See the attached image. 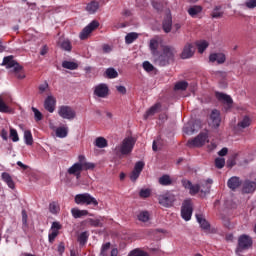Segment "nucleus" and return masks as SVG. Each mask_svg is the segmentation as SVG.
<instances>
[{
	"label": "nucleus",
	"instance_id": "7",
	"mask_svg": "<svg viewBox=\"0 0 256 256\" xmlns=\"http://www.w3.org/2000/svg\"><path fill=\"white\" fill-rule=\"evenodd\" d=\"M175 201L176 198L173 192H166L158 196V202L162 207H173V203H175Z\"/></svg>",
	"mask_w": 256,
	"mask_h": 256
},
{
	"label": "nucleus",
	"instance_id": "2",
	"mask_svg": "<svg viewBox=\"0 0 256 256\" xmlns=\"http://www.w3.org/2000/svg\"><path fill=\"white\" fill-rule=\"evenodd\" d=\"M175 53H177V51L173 46H164L162 54L156 58L155 63L160 67H165L175 59Z\"/></svg>",
	"mask_w": 256,
	"mask_h": 256
},
{
	"label": "nucleus",
	"instance_id": "63",
	"mask_svg": "<svg viewBox=\"0 0 256 256\" xmlns=\"http://www.w3.org/2000/svg\"><path fill=\"white\" fill-rule=\"evenodd\" d=\"M227 153H229V149H227V148H222L219 152H218V155L220 156V157H225V155H227Z\"/></svg>",
	"mask_w": 256,
	"mask_h": 256
},
{
	"label": "nucleus",
	"instance_id": "16",
	"mask_svg": "<svg viewBox=\"0 0 256 256\" xmlns=\"http://www.w3.org/2000/svg\"><path fill=\"white\" fill-rule=\"evenodd\" d=\"M143 167H145V163L139 161L135 164L133 171L130 174L131 181H135L139 179V175H141V171H143Z\"/></svg>",
	"mask_w": 256,
	"mask_h": 256
},
{
	"label": "nucleus",
	"instance_id": "33",
	"mask_svg": "<svg viewBox=\"0 0 256 256\" xmlns=\"http://www.w3.org/2000/svg\"><path fill=\"white\" fill-rule=\"evenodd\" d=\"M196 127H199L197 123L193 124V122H189L183 127V131L186 133V135H193Z\"/></svg>",
	"mask_w": 256,
	"mask_h": 256
},
{
	"label": "nucleus",
	"instance_id": "8",
	"mask_svg": "<svg viewBox=\"0 0 256 256\" xmlns=\"http://www.w3.org/2000/svg\"><path fill=\"white\" fill-rule=\"evenodd\" d=\"M191 215H193V203L191 200H185L181 208V217L184 221H191Z\"/></svg>",
	"mask_w": 256,
	"mask_h": 256
},
{
	"label": "nucleus",
	"instance_id": "5",
	"mask_svg": "<svg viewBox=\"0 0 256 256\" xmlns=\"http://www.w3.org/2000/svg\"><path fill=\"white\" fill-rule=\"evenodd\" d=\"M209 142V133L201 132L194 139H190L187 142L188 147H203L206 143Z\"/></svg>",
	"mask_w": 256,
	"mask_h": 256
},
{
	"label": "nucleus",
	"instance_id": "41",
	"mask_svg": "<svg viewBox=\"0 0 256 256\" xmlns=\"http://www.w3.org/2000/svg\"><path fill=\"white\" fill-rule=\"evenodd\" d=\"M62 67L64 69H70V71H75V69H77L79 67V64H77L75 62H71V61H64L62 63Z\"/></svg>",
	"mask_w": 256,
	"mask_h": 256
},
{
	"label": "nucleus",
	"instance_id": "21",
	"mask_svg": "<svg viewBox=\"0 0 256 256\" xmlns=\"http://www.w3.org/2000/svg\"><path fill=\"white\" fill-rule=\"evenodd\" d=\"M227 185L229 189H231V191H235L236 189H239V187H241L242 182L239 177L233 176L228 180Z\"/></svg>",
	"mask_w": 256,
	"mask_h": 256
},
{
	"label": "nucleus",
	"instance_id": "54",
	"mask_svg": "<svg viewBox=\"0 0 256 256\" xmlns=\"http://www.w3.org/2000/svg\"><path fill=\"white\" fill-rule=\"evenodd\" d=\"M32 111L34 113L35 121H41L43 119V114L39 109L32 107Z\"/></svg>",
	"mask_w": 256,
	"mask_h": 256
},
{
	"label": "nucleus",
	"instance_id": "13",
	"mask_svg": "<svg viewBox=\"0 0 256 256\" xmlns=\"http://www.w3.org/2000/svg\"><path fill=\"white\" fill-rule=\"evenodd\" d=\"M119 255V250L117 248L111 249V243L107 242L102 245L100 256H117Z\"/></svg>",
	"mask_w": 256,
	"mask_h": 256
},
{
	"label": "nucleus",
	"instance_id": "60",
	"mask_svg": "<svg viewBox=\"0 0 256 256\" xmlns=\"http://www.w3.org/2000/svg\"><path fill=\"white\" fill-rule=\"evenodd\" d=\"M143 69L145 71H147L148 73H151V71H153L154 67L152 66V64L149 63V61H145L143 63Z\"/></svg>",
	"mask_w": 256,
	"mask_h": 256
},
{
	"label": "nucleus",
	"instance_id": "40",
	"mask_svg": "<svg viewBox=\"0 0 256 256\" xmlns=\"http://www.w3.org/2000/svg\"><path fill=\"white\" fill-rule=\"evenodd\" d=\"M105 75L108 79H117L119 77V73L114 68L106 69Z\"/></svg>",
	"mask_w": 256,
	"mask_h": 256
},
{
	"label": "nucleus",
	"instance_id": "6",
	"mask_svg": "<svg viewBox=\"0 0 256 256\" xmlns=\"http://www.w3.org/2000/svg\"><path fill=\"white\" fill-rule=\"evenodd\" d=\"M253 245V240L248 235H241L238 239V247L236 249V253L241 256V253L243 251H246V249H249Z\"/></svg>",
	"mask_w": 256,
	"mask_h": 256
},
{
	"label": "nucleus",
	"instance_id": "15",
	"mask_svg": "<svg viewBox=\"0 0 256 256\" xmlns=\"http://www.w3.org/2000/svg\"><path fill=\"white\" fill-rule=\"evenodd\" d=\"M193 55H195V45H193L191 43H187L183 48V51L181 53V58L182 59H191V57H193Z\"/></svg>",
	"mask_w": 256,
	"mask_h": 256
},
{
	"label": "nucleus",
	"instance_id": "32",
	"mask_svg": "<svg viewBox=\"0 0 256 256\" xmlns=\"http://www.w3.org/2000/svg\"><path fill=\"white\" fill-rule=\"evenodd\" d=\"M172 27L173 20L171 19V16L168 15L163 21V30L165 31V33H171Z\"/></svg>",
	"mask_w": 256,
	"mask_h": 256
},
{
	"label": "nucleus",
	"instance_id": "35",
	"mask_svg": "<svg viewBox=\"0 0 256 256\" xmlns=\"http://www.w3.org/2000/svg\"><path fill=\"white\" fill-rule=\"evenodd\" d=\"M138 221H141V223H147L149 222V219H151V215L149 214L148 211H141L137 215Z\"/></svg>",
	"mask_w": 256,
	"mask_h": 256
},
{
	"label": "nucleus",
	"instance_id": "20",
	"mask_svg": "<svg viewBox=\"0 0 256 256\" xmlns=\"http://www.w3.org/2000/svg\"><path fill=\"white\" fill-rule=\"evenodd\" d=\"M59 229H61L59 222L52 223L51 232L48 235L50 243H53L57 235H59Z\"/></svg>",
	"mask_w": 256,
	"mask_h": 256
},
{
	"label": "nucleus",
	"instance_id": "1",
	"mask_svg": "<svg viewBox=\"0 0 256 256\" xmlns=\"http://www.w3.org/2000/svg\"><path fill=\"white\" fill-rule=\"evenodd\" d=\"M1 65L3 67H6V69H11V73H14L17 79H25V72L23 71V66L17 63V61L13 59L12 55L4 57Z\"/></svg>",
	"mask_w": 256,
	"mask_h": 256
},
{
	"label": "nucleus",
	"instance_id": "53",
	"mask_svg": "<svg viewBox=\"0 0 256 256\" xmlns=\"http://www.w3.org/2000/svg\"><path fill=\"white\" fill-rule=\"evenodd\" d=\"M139 196L142 197V199H147V197H151V189H141L139 192Z\"/></svg>",
	"mask_w": 256,
	"mask_h": 256
},
{
	"label": "nucleus",
	"instance_id": "36",
	"mask_svg": "<svg viewBox=\"0 0 256 256\" xmlns=\"http://www.w3.org/2000/svg\"><path fill=\"white\" fill-rule=\"evenodd\" d=\"M128 256H151V255L141 248H135L129 252Z\"/></svg>",
	"mask_w": 256,
	"mask_h": 256
},
{
	"label": "nucleus",
	"instance_id": "51",
	"mask_svg": "<svg viewBox=\"0 0 256 256\" xmlns=\"http://www.w3.org/2000/svg\"><path fill=\"white\" fill-rule=\"evenodd\" d=\"M39 93L40 95H43V93H46V95H49V84H47V82L39 86Z\"/></svg>",
	"mask_w": 256,
	"mask_h": 256
},
{
	"label": "nucleus",
	"instance_id": "12",
	"mask_svg": "<svg viewBox=\"0 0 256 256\" xmlns=\"http://www.w3.org/2000/svg\"><path fill=\"white\" fill-rule=\"evenodd\" d=\"M216 98L218 99V101H221V103H223L226 111H229V109L233 107V99L231 98V96L225 93L216 92Z\"/></svg>",
	"mask_w": 256,
	"mask_h": 256
},
{
	"label": "nucleus",
	"instance_id": "31",
	"mask_svg": "<svg viewBox=\"0 0 256 256\" xmlns=\"http://www.w3.org/2000/svg\"><path fill=\"white\" fill-rule=\"evenodd\" d=\"M158 183L163 187H169V185H173V179H171V176L165 174L159 178Z\"/></svg>",
	"mask_w": 256,
	"mask_h": 256
},
{
	"label": "nucleus",
	"instance_id": "39",
	"mask_svg": "<svg viewBox=\"0 0 256 256\" xmlns=\"http://www.w3.org/2000/svg\"><path fill=\"white\" fill-rule=\"evenodd\" d=\"M249 125H251V118H249V116H244L242 120L238 122V127L241 129H246Z\"/></svg>",
	"mask_w": 256,
	"mask_h": 256
},
{
	"label": "nucleus",
	"instance_id": "30",
	"mask_svg": "<svg viewBox=\"0 0 256 256\" xmlns=\"http://www.w3.org/2000/svg\"><path fill=\"white\" fill-rule=\"evenodd\" d=\"M56 137H59L60 139H65L67 135L69 134V128L67 126H61L56 128Z\"/></svg>",
	"mask_w": 256,
	"mask_h": 256
},
{
	"label": "nucleus",
	"instance_id": "46",
	"mask_svg": "<svg viewBox=\"0 0 256 256\" xmlns=\"http://www.w3.org/2000/svg\"><path fill=\"white\" fill-rule=\"evenodd\" d=\"M96 147H99V149H104V147H107V139L103 137H98L95 141Z\"/></svg>",
	"mask_w": 256,
	"mask_h": 256
},
{
	"label": "nucleus",
	"instance_id": "4",
	"mask_svg": "<svg viewBox=\"0 0 256 256\" xmlns=\"http://www.w3.org/2000/svg\"><path fill=\"white\" fill-rule=\"evenodd\" d=\"M75 203L77 205H94V207L99 205L97 199H95V197L91 196L89 193L77 194L75 196Z\"/></svg>",
	"mask_w": 256,
	"mask_h": 256
},
{
	"label": "nucleus",
	"instance_id": "61",
	"mask_svg": "<svg viewBox=\"0 0 256 256\" xmlns=\"http://www.w3.org/2000/svg\"><path fill=\"white\" fill-rule=\"evenodd\" d=\"M0 136L2 137V139L4 141H7V139H9V133L7 132V130L2 129L0 132Z\"/></svg>",
	"mask_w": 256,
	"mask_h": 256
},
{
	"label": "nucleus",
	"instance_id": "23",
	"mask_svg": "<svg viewBox=\"0 0 256 256\" xmlns=\"http://www.w3.org/2000/svg\"><path fill=\"white\" fill-rule=\"evenodd\" d=\"M0 113H11L7 96H0Z\"/></svg>",
	"mask_w": 256,
	"mask_h": 256
},
{
	"label": "nucleus",
	"instance_id": "56",
	"mask_svg": "<svg viewBox=\"0 0 256 256\" xmlns=\"http://www.w3.org/2000/svg\"><path fill=\"white\" fill-rule=\"evenodd\" d=\"M215 165L217 169H223L225 167V159L224 158H216Z\"/></svg>",
	"mask_w": 256,
	"mask_h": 256
},
{
	"label": "nucleus",
	"instance_id": "57",
	"mask_svg": "<svg viewBox=\"0 0 256 256\" xmlns=\"http://www.w3.org/2000/svg\"><path fill=\"white\" fill-rule=\"evenodd\" d=\"M81 167H82V171L85 170V171H88L89 169H95V165L91 162H85L83 164H80Z\"/></svg>",
	"mask_w": 256,
	"mask_h": 256
},
{
	"label": "nucleus",
	"instance_id": "26",
	"mask_svg": "<svg viewBox=\"0 0 256 256\" xmlns=\"http://www.w3.org/2000/svg\"><path fill=\"white\" fill-rule=\"evenodd\" d=\"M99 7H100L99 2L97 0H94L86 5V11L90 15H95V12L99 11Z\"/></svg>",
	"mask_w": 256,
	"mask_h": 256
},
{
	"label": "nucleus",
	"instance_id": "25",
	"mask_svg": "<svg viewBox=\"0 0 256 256\" xmlns=\"http://www.w3.org/2000/svg\"><path fill=\"white\" fill-rule=\"evenodd\" d=\"M81 171H83L81 164H74L68 169V174L69 175H74L76 179H80L81 177Z\"/></svg>",
	"mask_w": 256,
	"mask_h": 256
},
{
	"label": "nucleus",
	"instance_id": "59",
	"mask_svg": "<svg viewBox=\"0 0 256 256\" xmlns=\"http://www.w3.org/2000/svg\"><path fill=\"white\" fill-rule=\"evenodd\" d=\"M245 6L247 7V9H255L256 0H246Z\"/></svg>",
	"mask_w": 256,
	"mask_h": 256
},
{
	"label": "nucleus",
	"instance_id": "17",
	"mask_svg": "<svg viewBox=\"0 0 256 256\" xmlns=\"http://www.w3.org/2000/svg\"><path fill=\"white\" fill-rule=\"evenodd\" d=\"M200 185V193L205 196L211 191V185H213V179L208 178L207 180L201 181Z\"/></svg>",
	"mask_w": 256,
	"mask_h": 256
},
{
	"label": "nucleus",
	"instance_id": "48",
	"mask_svg": "<svg viewBox=\"0 0 256 256\" xmlns=\"http://www.w3.org/2000/svg\"><path fill=\"white\" fill-rule=\"evenodd\" d=\"M88 239H89V234L87 232H82L78 236V241H79L80 245H85V243H87Z\"/></svg>",
	"mask_w": 256,
	"mask_h": 256
},
{
	"label": "nucleus",
	"instance_id": "11",
	"mask_svg": "<svg viewBox=\"0 0 256 256\" xmlns=\"http://www.w3.org/2000/svg\"><path fill=\"white\" fill-rule=\"evenodd\" d=\"M182 187L189 191L190 195H197V193H201V185L199 184H192L191 181L187 179L182 180Z\"/></svg>",
	"mask_w": 256,
	"mask_h": 256
},
{
	"label": "nucleus",
	"instance_id": "47",
	"mask_svg": "<svg viewBox=\"0 0 256 256\" xmlns=\"http://www.w3.org/2000/svg\"><path fill=\"white\" fill-rule=\"evenodd\" d=\"M188 85L189 84L187 82L181 81V82L176 83L174 89H175V91H185V89H187Z\"/></svg>",
	"mask_w": 256,
	"mask_h": 256
},
{
	"label": "nucleus",
	"instance_id": "3",
	"mask_svg": "<svg viewBox=\"0 0 256 256\" xmlns=\"http://www.w3.org/2000/svg\"><path fill=\"white\" fill-rule=\"evenodd\" d=\"M135 143V138H125L119 146H116V153H120V155H131L133 147H135Z\"/></svg>",
	"mask_w": 256,
	"mask_h": 256
},
{
	"label": "nucleus",
	"instance_id": "10",
	"mask_svg": "<svg viewBox=\"0 0 256 256\" xmlns=\"http://www.w3.org/2000/svg\"><path fill=\"white\" fill-rule=\"evenodd\" d=\"M97 27H99V22L97 20H93L89 25H87L81 32H80V39L82 41H85V39H87V37H89V35H91V33H93V31H95V29H97Z\"/></svg>",
	"mask_w": 256,
	"mask_h": 256
},
{
	"label": "nucleus",
	"instance_id": "19",
	"mask_svg": "<svg viewBox=\"0 0 256 256\" xmlns=\"http://www.w3.org/2000/svg\"><path fill=\"white\" fill-rule=\"evenodd\" d=\"M226 57L223 53H213L209 56V62L210 63H218V65H222V63H225Z\"/></svg>",
	"mask_w": 256,
	"mask_h": 256
},
{
	"label": "nucleus",
	"instance_id": "64",
	"mask_svg": "<svg viewBox=\"0 0 256 256\" xmlns=\"http://www.w3.org/2000/svg\"><path fill=\"white\" fill-rule=\"evenodd\" d=\"M27 211L22 210V223L23 225H27Z\"/></svg>",
	"mask_w": 256,
	"mask_h": 256
},
{
	"label": "nucleus",
	"instance_id": "49",
	"mask_svg": "<svg viewBox=\"0 0 256 256\" xmlns=\"http://www.w3.org/2000/svg\"><path fill=\"white\" fill-rule=\"evenodd\" d=\"M59 204H57L56 202H52L49 205V211L50 213H53V215H57V213H59Z\"/></svg>",
	"mask_w": 256,
	"mask_h": 256
},
{
	"label": "nucleus",
	"instance_id": "9",
	"mask_svg": "<svg viewBox=\"0 0 256 256\" xmlns=\"http://www.w3.org/2000/svg\"><path fill=\"white\" fill-rule=\"evenodd\" d=\"M58 115H60L62 119H68L69 121L76 117L75 110L70 106H60L58 109Z\"/></svg>",
	"mask_w": 256,
	"mask_h": 256
},
{
	"label": "nucleus",
	"instance_id": "22",
	"mask_svg": "<svg viewBox=\"0 0 256 256\" xmlns=\"http://www.w3.org/2000/svg\"><path fill=\"white\" fill-rule=\"evenodd\" d=\"M210 119L213 127H219V125H221V112H219L217 109L212 110Z\"/></svg>",
	"mask_w": 256,
	"mask_h": 256
},
{
	"label": "nucleus",
	"instance_id": "44",
	"mask_svg": "<svg viewBox=\"0 0 256 256\" xmlns=\"http://www.w3.org/2000/svg\"><path fill=\"white\" fill-rule=\"evenodd\" d=\"M59 45L64 51H71L72 49L71 42L69 40H60Z\"/></svg>",
	"mask_w": 256,
	"mask_h": 256
},
{
	"label": "nucleus",
	"instance_id": "38",
	"mask_svg": "<svg viewBox=\"0 0 256 256\" xmlns=\"http://www.w3.org/2000/svg\"><path fill=\"white\" fill-rule=\"evenodd\" d=\"M85 223L90 225V227H103V222H101V219L88 218L86 219Z\"/></svg>",
	"mask_w": 256,
	"mask_h": 256
},
{
	"label": "nucleus",
	"instance_id": "62",
	"mask_svg": "<svg viewBox=\"0 0 256 256\" xmlns=\"http://www.w3.org/2000/svg\"><path fill=\"white\" fill-rule=\"evenodd\" d=\"M116 89L117 92L121 93L122 95H125L127 93V88H125V86H117Z\"/></svg>",
	"mask_w": 256,
	"mask_h": 256
},
{
	"label": "nucleus",
	"instance_id": "37",
	"mask_svg": "<svg viewBox=\"0 0 256 256\" xmlns=\"http://www.w3.org/2000/svg\"><path fill=\"white\" fill-rule=\"evenodd\" d=\"M203 11V8L201 6H191L188 9V14L191 17H197L199 15V13H201Z\"/></svg>",
	"mask_w": 256,
	"mask_h": 256
},
{
	"label": "nucleus",
	"instance_id": "18",
	"mask_svg": "<svg viewBox=\"0 0 256 256\" xmlns=\"http://www.w3.org/2000/svg\"><path fill=\"white\" fill-rule=\"evenodd\" d=\"M57 103V100L55 97L48 95V97L44 101V109L48 111L49 113H53L55 111V105Z\"/></svg>",
	"mask_w": 256,
	"mask_h": 256
},
{
	"label": "nucleus",
	"instance_id": "55",
	"mask_svg": "<svg viewBox=\"0 0 256 256\" xmlns=\"http://www.w3.org/2000/svg\"><path fill=\"white\" fill-rule=\"evenodd\" d=\"M219 7H216L213 11L211 16L213 17V19H221V17H223V12L219 11Z\"/></svg>",
	"mask_w": 256,
	"mask_h": 256
},
{
	"label": "nucleus",
	"instance_id": "29",
	"mask_svg": "<svg viewBox=\"0 0 256 256\" xmlns=\"http://www.w3.org/2000/svg\"><path fill=\"white\" fill-rule=\"evenodd\" d=\"M2 180L10 189H15V182L13 181V178L11 177V174L4 172L2 173Z\"/></svg>",
	"mask_w": 256,
	"mask_h": 256
},
{
	"label": "nucleus",
	"instance_id": "14",
	"mask_svg": "<svg viewBox=\"0 0 256 256\" xmlns=\"http://www.w3.org/2000/svg\"><path fill=\"white\" fill-rule=\"evenodd\" d=\"M94 95L100 97V99H105L109 95V87L107 84H99L94 88Z\"/></svg>",
	"mask_w": 256,
	"mask_h": 256
},
{
	"label": "nucleus",
	"instance_id": "50",
	"mask_svg": "<svg viewBox=\"0 0 256 256\" xmlns=\"http://www.w3.org/2000/svg\"><path fill=\"white\" fill-rule=\"evenodd\" d=\"M150 49H151L153 55H155V53H157V49H159V42L155 39H152L150 41Z\"/></svg>",
	"mask_w": 256,
	"mask_h": 256
},
{
	"label": "nucleus",
	"instance_id": "45",
	"mask_svg": "<svg viewBox=\"0 0 256 256\" xmlns=\"http://www.w3.org/2000/svg\"><path fill=\"white\" fill-rule=\"evenodd\" d=\"M197 47H198V52L203 53L205 51V49H207V47H209V42L205 41V40H201L198 41L196 43Z\"/></svg>",
	"mask_w": 256,
	"mask_h": 256
},
{
	"label": "nucleus",
	"instance_id": "34",
	"mask_svg": "<svg viewBox=\"0 0 256 256\" xmlns=\"http://www.w3.org/2000/svg\"><path fill=\"white\" fill-rule=\"evenodd\" d=\"M161 109V104L157 103L154 106H152L144 115V119H149V117H153L155 113H157Z\"/></svg>",
	"mask_w": 256,
	"mask_h": 256
},
{
	"label": "nucleus",
	"instance_id": "43",
	"mask_svg": "<svg viewBox=\"0 0 256 256\" xmlns=\"http://www.w3.org/2000/svg\"><path fill=\"white\" fill-rule=\"evenodd\" d=\"M24 141L26 145H33V134H31L30 130L24 132Z\"/></svg>",
	"mask_w": 256,
	"mask_h": 256
},
{
	"label": "nucleus",
	"instance_id": "58",
	"mask_svg": "<svg viewBox=\"0 0 256 256\" xmlns=\"http://www.w3.org/2000/svg\"><path fill=\"white\" fill-rule=\"evenodd\" d=\"M152 6L154 7V9H156V11H163V3L152 0Z\"/></svg>",
	"mask_w": 256,
	"mask_h": 256
},
{
	"label": "nucleus",
	"instance_id": "24",
	"mask_svg": "<svg viewBox=\"0 0 256 256\" xmlns=\"http://www.w3.org/2000/svg\"><path fill=\"white\" fill-rule=\"evenodd\" d=\"M256 190V182L251 180H246L243 183L242 191L244 193H255Z\"/></svg>",
	"mask_w": 256,
	"mask_h": 256
},
{
	"label": "nucleus",
	"instance_id": "52",
	"mask_svg": "<svg viewBox=\"0 0 256 256\" xmlns=\"http://www.w3.org/2000/svg\"><path fill=\"white\" fill-rule=\"evenodd\" d=\"M10 139H12L14 143H17V141H19V134L14 128H10Z\"/></svg>",
	"mask_w": 256,
	"mask_h": 256
},
{
	"label": "nucleus",
	"instance_id": "28",
	"mask_svg": "<svg viewBox=\"0 0 256 256\" xmlns=\"http://www.w3.org/2000/svg\"><path fill=\"white\" fill-rule=\"evenodd\" d=\"M71 213L74 219H81V217H87L89 215L88 210H79V208H72Z\"/></svg>",
	"mask_w": 256,
	"mask_h": 256
},
{
	"label": "nucleus",
	"instance_id": "27",
	"mask_svg": "<svg viewBox=\"0 0 256 256\" xmlns=\"http://www.w3.org/2000/svg\"><path fill=\"white\" fill-rule=\"evenodd\" d=\"M196 219L201 229H204V231H209V227H210L209 222H207L203 214H196Z\"/></svg>",
	"mask_w": 256,
	"mask_h": 256
},
{
	"label": "nucleus",
	"instance_id": "42",
	"mask_svg": "<svg viewBox=\"0 0 256 256\" xmlns=\"http://www.w3.org/2000/svg\"><path fill=\"white\" fill-rule=\"evenodd\" d=\"M138 37H139V34L135 32H131L126 35L125 41L127 45H131V43H133V41H135Z\"/></svg>",
	"mask_w": 256,
	"mask_h": 256
}]
</instances>
